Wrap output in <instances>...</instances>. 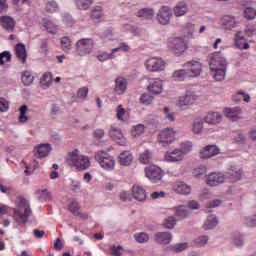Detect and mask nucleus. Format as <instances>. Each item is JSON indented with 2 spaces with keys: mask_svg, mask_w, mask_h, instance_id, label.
Returning <instances> with one entry per match:
<instances>
[{
  "mask_svg": "<svg viewBox=\"0 0 256 256\" xmlns=\"http://www.w3.org/2000/svg\"><path fill=\"white\" fill-rule=\"evenodd\" d=\"M164 119L169 120L171 123L175 121V113L171 111L169 107H165L163 110Z\"/></svg>",
  "mask_w": 256,
  "mask_h": 256,
  "instance_id": "50",
  "label": "nucleus"
},
{
  "mask_svg": "<svg viewBox=\"0 0 256 256\" xmlns=\"http://www.w3.org/2000/svg\"><path fill=\"white\" fill-rule=\"evenodd\" d=\"M177 225V218L175 216H169L163 220L162 226L165 229H173Z\"/></svg>",
  "mask_w": 256,
  "mask_h": 256,
  "instance_id": "36",
  "label": "nucleus"
},
{
  "mask_svg": "<svg viewBox=\"0 0 256 256\" xmlns=\"http://www.w3.org/2000/svg\"><path fill=\"white\" fill-rule=\"evenodd\" d=\"M132 195L134 199H136V201H140V203H143V201L147 199V192L139 185H134L132 187Z\"/></svg>",
  "mask_w": 256,
  "mask_h": 256,
  "instance_id": "20",
  "label": "nucleus"
},
{
  "mask_svg": "<svg viewBox=\"0 0 256 256\" xmlns=\"http://www.w3.org/2000/svg\"><path fill=\"white\" fill-rule=\"evenodd\" d=\"M114 91L116 95H123L125 91H127V80L123 77H118L115 80V88Z\"/></svg>",
  "mask_w": 256,
  "mask_h": 256,
  "instance_id": "22",
  "label": "nucleus"
},
{
  "mask_svg": "<svg viewBox=\"0 0 256 256\" xmlns=\"http://www.w3.org/2000/svg\"><path fill=\"white\" fill-rule=\"evenodd\" d=\"M233 243L236 247H241L243 245V236L236 234L233 238Z\"/></svg>",
  "mask_w": 256,
  "mask_h": 256,
  "instance_id": "63",
  "label": "nucleus"
},
{
  "mask_svg": "<svg viewBox=\"0 0 256 256\" xmlns=\"http://www.w3.org/2000/svg\"><path fill=\"white\" fill-rule=\"evenodd\" d=\"M217 223H218L217 217H215L214 215H210L205 221L203 225V229L205 231H209V229H215V227H217Z\"/></svg>",
  "mask_w": 256,
  "mask_h": 256,
  "instance_id": "32",
  "label": "nucleus"
},
{
  "mask_svg": "<svg viewBox=\"0 0 256 256\" xmlns=\"http://www.w3.org/2000/svg\"><path fill=\"white\" fill-rule=\"evenodd\" d=\"M66 163L69 167L76 169V171H87L91 167V158L80 155L79 149H75L68 153Z\"/></svg>",
  "mask_w": 256,
  "mask_h": 256,
  "instance_id": "2",
  "label": "nucleus"
},
{
  "mask_svg": "<svg viewBox=\"0 0 256 256\" xmlns=\"http://www.w3.org/2000/svg\"><path fill=\"white\" fill-rule=\"evenodd\" d=\"M203 121L208 125H219L223 121V115L219 112L210 111L204 116Z\"/></svg>",
  "mask_w": 256,
  "mask_h": 256,
  "instance_id": "11",
  "label": "nucleus"
},
{
  "mask_svg": "<svg viewBox=\"0 0 256 256\" xmlns=\"http://www.w3.org/2000/svg\"><path fill=\"white\" fill-rule=\"evenodd\" d=\"M173 17V12L169 6H163L161 9V25H167Z\"/></svg>",
  "mask_w": 256,
  "mask_h": 256,
  "instance_id": "27",
  "label": "nucleus"
},
{
  "mask_svg": "<svg viewBox=\"0 0 256 256\" xmlns=\"http://www.w3.org/2000/svg\"><path fill=\"white\" fill-rule=\"evenodd\" d=\"M43 24L48 33H51L52 35H55V33H57V25H54L53 21L44 19Z\"/></svg>",
  "mask_w": 256,
  "mask_h": 256,
  "instance_id": "42",
  "label": "nucleus"
},
{
  "mask_svg": "<svg viewBox=\"0 0 256 256\" xmlns=\"http://www.w3.org/2000/svg\"><path fill=\"white\" fill-rule=\"evenodd\" d=\"M94 0H76V6L81 10V11H87L91 5H93Z\"/></svg>",
  "mask_w": 256,
  "mask_h": 256,
  "instance_id": "41",
  "label": "nucleus"
},
{
  "mask_svg": "<svg viewBox=\"0 0 256 256\" xmlns=\"http://www.w3.org/2000/svg\"><path fill=\"white\" fill-rule=\"evenodd\" d=\"M118 159L120 165H122L123 167H129V165L133 163V154H131V152L129 151H123L122 153H120Z\"/></svg>",
  "mask_w": 256,
  "mask_h": 256,
  "instance_id": "24",
  "label": "nucleus"
},
{
  "mask_svg": "<svg viewBox=\"0 0 256 256\" xmlns=\"http://www.w3.org/2000/svg\"><path fill=\"white\" fill-rule=\"evenodd\" d=\"M49 151H51L50 144H40L34 148V155L37 159H43V157H47L49 155Z\"/></svg>",
  "mask_w": 256,
  "mask_h": 256,
  "instance_id": "19",
  "label": "nucleus"
},
{
  "mask_svg": "<svg viewBox=\"0 0 256 256\" xmlns=\"http://www.w3.org/2000/svg\"><path fill=\"white\" fill-rule=\"evenodd\" d=\"M9 111V101L5 98H0V113H5Z\"/></svg>",
  "mask_w": 256,
  "mask_h": 256,
  "instance_id": "59",
  "label": "nucleus"
},
{
  "mask_svg": "<svg viewBox=\"0 0 256 256\" xmlns=\"http://www.w3.org/2000/svg\"><path fill=\"white\" fill-rule=\"evenodd\" d=\"M175 81H185V79L191 78L189 72L185 69L177 70L173 73Z\"/></svg>",
  "mask_w": 256,
  "mask_h": 256,
  "instance_id": "34",
  "label": "nucleus"
},
{
  "mask_svg": "<svg viewBox=\"0 0 256 256\" xmlns=\"http://www.w3.org/2000/svg\"><path fill=\"white\" fill-rule=\"evenodd\" d=\"M26 113H27V105H22L20 107V116H19L20 123H26L28 119Z\"/></svg>",
  "mask_w": 256,
  "mask_h": 256,
  "instance_id": "55",
  "label": "nucleus"
},
{
  "mask_svg": "<svg viewBox=\"0 0 256 256\" xmlns=\"http://www.w3.org/2000/svg\"><path fill=\"white\" fill-rule=\"evenodd\" d=\"M183 67L186 68V72H188V76L190 78L199 77L203 69L199 61H188L183 65Z\"/></svg>",
  "mask_w": 256,
  "mask_h": 256,
  "instance_id": "7",
  "label": "nucleus"
},
{
  "mask_svg": "<svg viewBox=\"0 0 256 256\" xmlns=\"http://www.w3.org/2000/svg\"><path fill=\"white\" fill-rule=\"evenodd\" d=\"M109 135L111 139H113L114 141H116V143H118V145H122V146L127 145V141L125 140V137L123 136V132H121V129L111 127L109 131Z\"/></svg>",
  "mask_w": 256,
  "mask_h": 256,
  "instance_id": "13",
  "label": "nucleus"
},
{
  "mask_svg": "<svg viewBox=\"0 0 256 256\" xmlns=\"http://www.w3.org/2000/svg\"><path fill=\"white\" fill-rule=\"evenodd\" d=\"M223 181H225V175L221 173H211L207 177V185H210V187H217Z\"/></svg>",
  "mask_w": 256,
  "mask_h": 256,
  "instance_id": "18",
  "label": "nucleus"
},
{
  "mask_svg": "<svg viewBox=\"0 0 256 256\" xmlns=\"http://www.w3.org/2000/svg\"><path fill=\"white\" fill-rule=\"evenodd\" d=\"M146 177L150 179L152 183L161 181V168L156 165H151L145 168Z\"/></svg>",
  "mask_w": 256,
  "mask_h": 256,
  "instance_id": "9",
  "label": "nucleus"
},
{
  "mask_svg": "<svg viewBox=\"0 0 256 256\" xmlns=\"http://www.w3.org/2000/svg\"><path fill=\"white\" fill-rule=\"evenodd\" d=\"M182 33L184 35V39H193V34L195 33V24L187 23L183 27Z\"/></svg>",
  "mask_w": 256,
  "mask_h": 256,
  "instance_id": "30",
  "label": "nucleus"
},
{
  "mask_svg": "<svg viewBox=\"0 0 256 256\" xmlns=\"http://www.w3.org/2000/svg\"><path fill=\"white\" fill-rule=\"evenodd\" d=\"M89 95V88L87 87H82L78 89L77 91V97L78 99H85Z\"/></svg>",
  "mask_w": 256,
  "mask_h": 256,
  "instance_id": "58",
  "label": "nucleus"
},
{
  "mask_svg": "<svg viewBox=\"0 0 256 256\" xmlns=\"http://www.w3.org/2000/svg\"><path fill=\"white\" fill-rule=\"evenodd\" d=\"M0 25L5 29V31H8V33H13V31H15V25H17V22H15V19L10 16H1Z\"/></svg>",
  "mask_w": 256,
  "mask_h": 256,
  "instance_id": "12",
  "label": "nucleus"
},
{
  "mask_svg": "<svg viewBox=\"0 0 256 256\" xmlns=\"http://www.w3.org/2000/svg\"><path fill=\"white\" fill-rule=\"evenodd\" d=\"M232 101L235 103H239L240 101H245V103H249L251 101V97L249 94L243 92V91H238L233 97Z\"/></svg>",
  "mask_w": 256,
  "mask_h": 256,
  "instance_id": "33",
  "label": "nucleus"
},
{
  "mask_svg": "<svg viewBox=\"0 0 256 256\" xmlns=\"http://www.w3.org/2000/svg\"><path fill=\"white\" fill-rule=\"evenodd\" d=\"M94 159L96 162H98L101 169H104V171H113L115 169V165L117 164L115 157L105 151L96 152Z\"/></svg>",
  "mask_w": 256,
  "mask_h": 256,
  "instance_id": "4",
  "label": "nucleus"
},
{
  "mask_svg": "<svg viewBox=\"0 0 256 256\" xmlns=\"http://www.w3.org/2000/svg\"><path fill=\"white\" fill-rule=\"evenodd\" d=\"M145 133V125L143 124H138L136 126H133L131 130V134L133 137H139Z\"/></svg>",
  "mask_w": 256,
  "mask_h": 256,
  "instance_id": "46",
  "label": "nucleus"
},
{
  "mask_svg": "<svg viewBox=\"0 0 256 256\" xmlns=\"http://www.w3.org/2000/svg\"><path fill=\"white\" fill-rule=\"evenodd\" d=\"M224 113L230 121H239V119H242V113L241 107H234V108H225Z\"/></svg>",
  "mask_w": 256,
  "mask_h": 256,
  "instance_id": "16",
  "label": "nucleus"
},
{
  "mask_svg": "<svg viewBox=\"0 0 256 256\" xmlns=\"http://www.w3.org/2000/svg\"><path fill=\"white\" fill-rule=\"evenodd\" d=\"M21 79H22V83L26 86L31 85V83H33L34 81L33 74H31L30 71H24Z\"/></svg>",
  "mask_w": 256,
  "mask_h": 256,
  "instance_id": "45",
  "label": "nucleus"
},
{
  "mask_svg": "<svg viewBox=\"0 0 256 256\" xmlns=\"http://www.w3.org/2000/svg\"><path fill=\"white\" fill-rule=\"evenodd\" d=\"M188 11L189 8L187 7V3L178 2L174 8V15H176V17H183V15H186Z\"/></svg>",
  "mask_w": 256,
  "mask_h": 256,
  "instance_id": "29",
  "label": "nucleus"
},
{
  "mask_svg": "<svg viewBox=\"0 0 256 256\" xmlns=\"http://www.w3.org/2000/svg\"><path fill=\"white\" fill-rule=\"evenodd\" d=\"M221 25L226 31H231L237 27V20L232 15H224L221 19Z\"/></svg>",
  "mask_w": 256,
  "mask_h": 256,
  "instance_id": "17",
  "label": "nucleus"
},
{
  "mask_svg": "<svg viewBox=\"0 0 256 256\" xmlns=\"http://www.w3.org/2000/svg\"><path fill=\"white\" fill-rule=\"evenodd\" d=\"M91 19H93L95 23H99V21L103 19V8L101 6H95L92 9Z\"/></svg>",
  "mask_w": 256,
  "mask_h": 256,
  "instance_id": "31",
  "label": "nucleus"
},
{
  "mask_svg": "<svg viewBox=\"0 0 256 256\" xmlns=\"http://www.w3.org/2000/svg\"><path fill=\"white\" fill-rule=\"evenodd\" d=\"M176 132L173 128L168 127L161 132V144L163 147H167V145H171L173 141H175Z\"/></svg>",
  "mask_w": 256,
  "mask_h": 256,
  "instance_id": "10",
  "label": "nucleus"
},
{
  "mask_svg": "<svg viewBox=\"0 0 256 256\" xmlns=\"http://www.w3.org/2000/svg\"><path fill=\"white\" fill-rule=\"evenodd\" d=\"M173 239V236L169 232H162L161 233V242L164 243V245H168V243H171V240Z\"/></svg>",
  "mask_w": 256,
  "mask_h": 256,
  "instance_id": "57",
  "label": "nucleus"
},
{
  "mask_svg": "<svg viewBox=\"0 0 256 256\" xmlns=\"http://www.w3.org/2000/svg\"><path fill=\"white\" fill-rule=\"evenodd\" d=\"M57 9H58V5H57V2L55 1H50L46 5V11H48V13H55Z\"/></svg>",
  "mask_w": 256,
  "mask_h": 256,
  "instance_id": "60",
  "label": "nucleus"
},
{
  "mask_svg": "<svg viewBox=\"0 0 256 256\" xmlns=\"http://www.w3.org/2000/svg\"><path fill=\"white\" fill-rule=\"evenodd\" d=\"M173 190L178 195H189L191 193V186L187 185L185 182H176L173 185Z\"/></svg>",
  "mask_w": 256,
  "mask_h": 256,
  "instance_id": "23",
  "label": "nucleus"
},
{
  "mask_svg": "<svg viewBox=\"0 0 256 256\" xmlns=\"http://www.w3.org/2000/svg\"><path fill=\"white\" fill-rule=\"evenodd\" d=\"M169 48L175 55H181L182 53H185L187 51V43H185V40L181 37H177L172 39V41L169 44Z\"/></svg>",
  "mask_w": 256,
  "mask_h": 256,
  "instance_id": "6",
  "label": "nucleus"
},
{
  "mask_svg": "<svg viewBox=\"0 0 256 256\" xmlns=\"http://www.w3.org/2000/svg\"><path fill=\"white\" fill-rule=\"evenodd\" d=\"M255 31H256L255 25H248L245 29V35H247V37H253V35H255Z\"/></svg>",
  "mask_w": 256,
  "mask_h": 256,
  "instance_id": "62",
  "label": "nucleus"
},
{
  "mask_svg": "<svg viewBox=\"0 0 256 256\" xmlns=\"http://www.w3.org/2000/svg\"><path fill=\"white\" fill-rule=\"evenodd\" d=\"M221 153V150L217 145H208L200 150L199 157L200 159H211V157H215L216 155H219Z\"/></svg>",
  "mask_w": 256,
  "mask_h": 256,
  "instance_id": "8",
  "label": "nucleus"
},
{
  "mask_svg": "<svg viewBox=\"0 0 256 256\" xmlns=\"http://www.w3.org/2000/svg\"><path fill=\"white\" fill-rule=\"evenodd\" d=\"M155 15L153 9L143 8L137 12V17H142L143 19H151Z\"/></svg>",
  "mask_w": 256,
  "mask_h": 256,
  "instance_id": "37",
  "label": "nucleus"
},
{
  "mask_svg": "<svg viewBox=\"0 0 256 256\" xmlns=\"http://www.w3.org/2000/svg\"><path fill=\"white\" fill-rule=\"evenodd\" d=\"M11 61V52L4 51L0 53V65H5V63H9Z\"/></svg>",
  "mask_w": 256,
  "mask_h": 256,
  "instance_id": "49",
  "label": "nucleus"
},
{
  "mask_svg": "<svg viewBox=\"0 0 256 256\" xmlns=\"http://www.w3.org/2000/svg\"><path fill=\"white\" fill-rule=\"evenodd\" d=\"M134 239L137 243H147L149 241V234L140 232L134 235Z\"/></svg>",
  "mask_w": 256,
  "mask_h": 256,
  "instance_id": "47",
  "label": "nucleus"
},
{
  "mask_svg": "<svg viewBox=\"0 0 256 256\" xmlns=\"http://www.w3.org/2000/svg\"><path fill=\"white\" fill-rule=\"evenodd\" d=\"M61 47L63 51H69L71 49V39L69 37L65 36L61 38Z\"/></svg>",
  "mask_w": 256,
  "mask_h": 256,
  "instance_id": "52",
  "label": "nucleus"
},
{
  "mask_svg": "<svg viewBox=\"0 0 256 256\" xmlns=\"http://www.w3.org/2000/svg\"><path fill=\"white\" fill-rule=\"evenodd\" d=\"M234 43L238 49H249V43L245 42L243 32L238 31L234 36Z\"/></svg>",
  "mask_w": 256,
  "mask_h": 256,
  "instance_id": "25",
  "label": "nucleus"
},
{
  "mask_svg": "<svg viewBox=\"0 0 256 256\" xmlns=\"http://www.w3.org/2000/svg\"><path fill=\"white\" fill-rule=\"evenodd\" d=\"M150 93H154V95H159L161 93V83L154 82L151 86L148 87Z\"/></svg>",
  "mask_w": 256,
  "mask_h": 256,
  "instance_id": "53",
  "label": "nucleus"
},
{
  "mask_svg": "<svg viewBox=\"0 0 256 256\" xmlns=\"http://www.w3.org/2000/svg\"><path fill=\"white\" fill-rule=\"evenodd\" d=\"M96 57L101 62L109 61V59H115V52H113V50L110 54L107 52H99L98 54H96Z\"/></svg>",
  "mask_w": 256,
  "mask_h": 256,
  "instance_id": "44",
  "label": "nucleus"
},
{
  "mask_svg": "<svg viewBox=\"0 0 256 256\" xmlns=\"http://www.w3.org/2000/svg\"><path fill=\"white\" fill-rule=\"evenodd\" d=\"M176 209L177 217H187L189 215V211L187 210V206H178Z\"/></svg>",
  "mask_w": 256,
  "mask_h": 256,
  "instance_id": "51",
  "label": "nucleus"
},
{
  "mask_svg": "<svg viewBox=\"0 0 256 256\" xmlns=\"http://www.w3.org/2000/svg\"><path fill=\"white\" fill-rule=\"evenodd\" d=\"M16 57L21 61V63H25L27 61V50L23 44H17L15 47Z\"/></svg>",
  "mask_w": 256,
  "mask_h": 256,
  "instance_id": "28",
  "label": "nucleus"
},
{
  "mask_svg": "<svg viewBox=\"0 0 256 256\" xmlns=\"http://www.w3.org/2000/svg\"><path fill=\"white\" fill-rule=\"evenodd\" d=\"M242 176L243 169L236 166H232L226 174V177H228V179H231L232 181H241Z\"/></svg>",
  "mask_w": 256,
  "mask_h": 256,
  "instance_id": "21",
  "label": "nucleus"
},
{
  "mask_svg": "<svg viewBox=\"0 0 256 256\" xmlns=\"http://www.w3.org/2000/svg\"><path fill=\"white\" fill-rule=\"evenodd\" d=\"M53 77L50 72H46L40 78V83L42 87H50L52 83Z\"/></svg>",
  "mask_w": 256,
  "mask_h": 256,
  "instance_id": "39",
  "label": "nucleus"
},
{
  "mask_svg": "<svg viewBox=\"0 0 256 256\" xmlns=\"http://www.w3.org/2000/svg\"><path fill=\"white\" fill-rule=\"evenodd\" d=\"M192 131H193V133H196V134L203 131V120L196 119L193 123Z\"/></svg>",
  "mask_w": 256,
  "mask_h": 256,
  "instance_id": "48",
  "label": "nucleus"
},
{
  "mask_svg": "<svg viewBox=\"0 0 256 256\" xmlns=\"http://www.w3.org/2000/svg\"><path fill=\"white\" fill-rule=\"evenodd\" d=\"M35 195H37L39 201H49L51 199V192L48 189L36 190Z\"/></svg>",
  "mask_w": 256,
  "mask_h": 256,
  "instance_id": "35",
  "label": "nucleus"
},
{
  "mask_svg": "<svg viewBox=\"0 0 256 256\" xmlns=\"http://www.w3.org/2000/svg\"><path fill=\"white\" fill-rule=\"evenodd\" d=\"M130 50H131V47H129V45H127L126 43H121L118 48L112 49L114 54L118 53V51H124L125 53H127Z\"/></svg>",
  "mask_w": 256,
  "mask_h": 256,
  "instance_id": "61",
  "label": "nucleus"
},
{
  "mask_svg": "<svg viewBox=\"0 0 256 256\" xmlns=\"http://www.w3.org/2000/svg\"><path fill=\"white\" fill-rule=\"evenodd\" d=\"M68 209L73 215H79V203L77 201L73 200Z\"/></svg>",
  "mask_w": 256,
  "mask_h": 256,
  "instance_id": "56",
  "label": "nucleus"
},
{
  "mask_svg": "<svg viewBox=\"0 0 256 256\" xmlns=\"http://www.w3.org/2000/svg\"><path fill=\"white\" fill-rule=\"evenodd\" d=\"M121 251H123V247L121 246H113L111 249V255L113 256H121Z\"/></svg>",
  "mask_w": 256,
  "mask_h": 256,
  "instance_id": "64",
  "label": "nucleus"
},
{
  "mask_svg": "<svg viewBox=\"0 0 256 256\" xmlns=\"http://www.w3.org/2000/svg\"><path fill=\"white\" fill-rule=\"evenodd\" d=\"M76 51L81 57L89 55L93 51V40L82 39L76 43Z\"/></svg>",
  "mask_w": 256,
  "mask_h": 256,
  "instance_id": "5",
  "label": "nucleus"
},
{
  "mask_svg": "<svg viewBox=\"0 0 256 256\" xmlns=\"http://www.w3.org/2000/svg\"><path fill=\"white\" fill-rule=\"evenodd\" d=\"M146 69L148 71L157 72L161 69V59L150 58L146 61Z\"/></svg>",
  "mask_w": 256,
  "mask_h": 256,
  "instance_id": "26",
  "label": "nucleus"
},
{
  "mask_svg": "<svg viewBox=\"0 0 256 256\" xmlns=\"http://www.w3.org/2000/svg\"><path fill=\"white\" fill-rule=\"evenodd\" d=\"M19 209L14 210V219L20 225H23L29 217H31V207L29 206V201L25 198H18Z\"/></svg>",
  "mask_w": 256,
  "mask_h": 256,
  "instance_id": "3",
  "label": "nucleus"
},
{
  "mask_svg": "<svg viewBox=\"0 0 256 256\" xmlns=\"http://www.w3.org/2000/svg\"><path fill=\"white\" fill-rule=\"evenodd\" d=\"M210 75L215 81H223L227 71V60L221 55V52H216L210 57Z\"/></svg>",
  "mask_w": 256,
  "mask_h": 256,
  "instance_id": "1",
  "label": "nucleus"
},
{
  "mask_svg": "<svg viewBox=\"0 0 256 256\" xmlns=\"http://www.w3.org/2000/svg\"><path fill=\"white\" fill-rule=\"evenodd\" d=\"M199 96L193 92H187L185 96H181L178 101L179 107H185L187 105H193Z\"/></svg>",
  "mask_w": 256,
  "mask_h": 256,
  "instance_id": "14",
  "label": "nucleus"
},
{
  "mask_svg": "<svg viewBox=\"0 0 256 256\" xmlns=\"http://www.w3.org/2000/svg\"><path fill=\"white\" fill-rule=\"evenodd\" d=\"M244 18L247 19V21H253V19L256 18V10L253 7H246L244 9Z\"/></svg>",
  "mask_w": 256,
  "mask_h": 256,
  "instance_id": "43",
  "label": "nucleus"
},
{
  "mask_svg": "<svg viewBox=\"0 0 256 256\" xmlns=\"http://www.w3.org/2000/svg\"><path fill=\"white\" fill-rule=\"evenodd\" d=\"M164 160L168 163H175L177 161H183V152L179 149H174L172 151L166 152L164 155Z\"/></svg>",
  "mask_w": 256,
  "mask_h": 256,
  "instance_id": "15",
  "label": "nucleus"
},
{
  "mask_svg": "<svg viewBox=\"0 0 256 256\" xmlns=\"http://www.w3.org/2000/svg\"><path fill=\"white\" fill-rule=\"evenodd\" d=\"M151 159H153V154L149 150L142 152L139 156V161L143 165L150 163Z\"/></svg>",
  "mask_w": 256,
  "mask_h": 256,
  "instance_id": "38",
  "label": "nucleus"
},
{
  "mask_svg": "<svg viewBox=\"0 0 256 256\" xmlns=\"http://www.w3.org/2000/svg\"><path fill=\"white\" fill-rule=\"evenodd\" d=\"M180 146L181 149H179V151H181L182 157H185L187 153H191V151H193V143H191L190 141L182 142Z\"/></svg>",
  "mask_w": 256,
  "mask_h": 256,
  "instance_id": "40",
  "label": "nucleus"
},
{
  "mask_svg": "<svg viewBox=\"0 0 256 256\" xmlns=\"http://www.w3.org/2000/svg\"><path fill=\"white\" fill-rule=\"evenodd\" d=\"M140 103H142V105H151L153 103V96L149 94H142L140 97Z\"/></svg>",
  "mask_w": 256,
  "mask_h": 256,
  "instance_id": "54",
  "label": "nucleus"
}]
</instances>
